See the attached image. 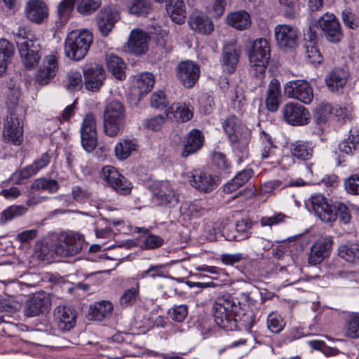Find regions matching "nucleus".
Segmentation results:
<instances>
[{
	"label": "nucleus",
	"instance_id": "f257e3e1",
	"mask_svg": "<svg viewBox=\"0 0 359 359\" xmlns=\"http://www.w3.org/2000/svg\"><path fill=\"white\" fill-rule=\"evenodd\" d=\"M240 303L229 293L219 295L215 300L212 312L215 323L225 330H233L236 327V313Z\"/></svg>",
	"mask_w": 359,
	"mask_h": 359
},
{
	"label": "nucleus",
	"instance_id": "5fc2aeb1",
	"mask_svg": "<svg viewBox=\"0 0 359 359\" xmlns=\"http://www.w3.org/2000/svg\"><path fill=\"white\" fill-rule=\"evenodd\" d=\"M83 80L81 74L78 72H71L68 73L66 88L71 92L77 91L81 89L83 86Z\"/></svg>",
	"mask_w": 359,
	"mask_h": 359
},
{
	"label": "nucleus",
	"instance_id": "cd10ccee",
	"mask_svg": "<svg viewBox=\"0 0 359 359\" xmlns=\"http://www.w3.org/2000/svg\"><path fill=\"white\" fill-rule=\"evenodd\" d=\"M203 140L204 137L201 131L196 129L191 130L185 138L181 156L187 158L197 152L202 147Z\"/></svg>",
	"mask_w": 359,
	"mask_h": 359
},
{
	"label": "nucleus",
	"instance_id": "338daca9",
	"mask_svg": "<svg viewBox=\"0 0 359 359\" xmlns=\"http://www.w3.org/2000/svg\"><path fill=\"white\" fill-rule=\"evenodd\" d=\"M150 104L152 107L156 109H162L166 107L168 104V102L167 101L165 93L161 90L154 93L151 96Z\"/></svg>",
	"mask_w": 359,
	"mask_h": 359
},
{
	"label": "nucleus",
	"instance_id": "13d9d810",
	"mask_svg": "<svg viewBox=\"0 0 359 359\" xmlns=\"http://www.w3.org/2000/svg\"><path fill=\"white\" fill-rule=\"evenodd\" d=\"M76 0H62L57 6V14L62 20H67L72 12Z\"/></svg>",
	"mask_w": 359,
	"mask_h": 359
},
{
	"label": "nucleus",
	"instance_id": "39448f33",
	"mask_svg": "<svg viewBox=\"0 0 359 359\" xmlns=\"http://www.w3.org/2000/svg\"><path fill=\"white\" fill-rule=\"evenodd\" d=\"M126 110L123 104L117 100L109 102L104 111V129L107 135L115 137L123 129Z\"/></svg>",
	"mask_w": 359,
	"mask_h": 359
},
{
	"label": "nucleus",
	"instance_id": "4468645a",
	"mask_svg": "<svg viewBox=\"0 0 359 359\" xmlns=\"http://www.w3.org/2000/svg\"><path fill=\"white\" fill-rule=\"evenodd\" d=\"M81 144L83 149L90 152L97 143L96 118L93 113L87 114L82 121L81 127Z\"/></svg>",
	"mask_w": 359,
	"mask_h": 359
},
{
	"label": "nucleus",
	"instance_id": "f3484780",
	"mask_svg": "<svg viewBox=\"0 0 359 359\" xmlns=\"http://www.w3.org/2000/svg\"><path fill=\"white\" fill-rule=\"evenodd\" d=\"M83 73L86 88L93 92L98 91L106 78L104 67L99 64H90L85 66Z\"/></svg>",
	"mask_w": 359,
	"mask_h": 359
},
{
	"label": "nucleus",
	"instance_id": "79ce46f5",
	"mask_svg": "<svg viewBox=\"0 0 359 359\" xmlns=\"http://www.w3.org/2000/svg\"><path fill=\"white\" fill-rule=\"evenodd\" d=\"M340 257L351 263L359 262V245L357 243H348L340 245L338 249Z\"/></svg>",
	"mask_w": 359,
	"mask_h": 359
},
{
	"label": "nucleus",
	"instance_id": "e433bc0d",
	"mask_svg": "<svg viewBox=\"0 0 359 359\" xmlns=\"http://www.w3.org/2000/svg\"><path fill=\"white\" fill-rule=\"evenodd\" d=\"M253 175L252 169H245L239 172L231 181L223 187V191L231 194L247 183Z\"/></svg>",
	"mask_w": 359,
	"mask_h": 359
},
{
	"label": "nucleus",
	"instance_id": "0eeeda50",
	"mask_svg": "<svg viewBox=\"0 0 359 359\" xmlns=\"http://www.w3.org/2000/svg\"><path fill=\"white\" fill-rule=\"evenodd\" d=\"M316 25L320 29L322 36L329 42L337 43L341 40L344 35L341 26L333 13H324L317 20Z\"/></svg>",
	"mask_w": 359,
	"mask_h": 359
},
{
	"label": "nucleus",
	"instance_id": "2eb2a0df",
	"mask_svg": "<svg viewBox=\"0 0 359 359\" xmlns=\"http://www.w3.org/2000/svg\"><path fill=\"white\" fill-rule=\"evenodd\" d=\"M284 121L291 126L306 125L310 119V113L304 106L288 102L282 109Z\"/></svg>",
	"mask_w": 359,
	"mask_h": 359
},
{
	"label": "nucleus",
	"instance_id": "a19ab883",
	"mask_svg": "<svg viewBox=\"0 0 359 359\" xmlns=\"http://www.w3.org/2000/svg\"><path fill=\"white\" fill-rule=\"evenodd\" d=\"M15 53L14 45L5 39H0V72H5Z\"/></svg>",
	"mask_w": 359,
	"mask_h": 359
},
{
	"label": "nucleus",
	"instance_id": "f8f14e48",
	"mask_svg": "<svg viewBox=\"0 0 359 359\" xmlns=\"http://www.w3.org/2000/svg\"><path fill=\"white\" fill-rule=\"evenodd\" d=\"M119 20L120 13L117 8L112 5L101 8L95 18L98 30L104 37L109 34Z\"/></svg>",
	"mask_w": 359,
	"mask_h": 359
},
{
	"label": "nucleus",
	"instance_id": "69168bd1",
	"mask_svg": "<svg viewBox=\"0 0 359 359\" xmlns=\"http://www.w3.org/2000/svg\"><path fill=\"white\" fill-rule=\"evenodd\" d=\"M166 113L165 115H158L149 119H146L144 122V128L153 131H158L161 126L165 123L166 118Z\"/></svg>",
	"mask_w": 359,
	"mask_h": 359
},
{
	"label": "nucleus",
	"instance_id": "864d4df0",
	"mask_svg": "<svg viewBox=\"0 0 359 359\" xmlns=\"http://www.w3.org/2000/svg\"><path fill=\"white\" fill-rule=\"evenodd\" d=\"M204 209L197 201L185 202L180 207L181 213L188 217H199Z\"/></svg>",
	"mask_w": 359,
	"mask_h": 359
},
{
	"label": "nucleus",
	"instance_id": "9b49d317",
	"mask_svg": "<svg viewBox=\"0 0 359 359\" xmlns=\"http://www.w3.org/2000/svg\"><path fill=\"white\" fill-rule=\"evenodd\" d=\"M274 34L280 48L292 50L298 46L299 32L295 26L286 24L277 25L274 28Z\"/></svg>",
	"mask_w": 359,
	"mask_h": 359
},
{
	"label": "nucleus",
	"instance_id": "6ab92c4d",
	"mask_svg": "<svg viewBox=\"0 0 359 359\" xmlns=\"http://www.w3.org/2000/svg\"><path fill=\"white\" fill-rule=\"evenodd\" d=\"M3 135L6 141L15 145H20L23 140L22 121L13 111L6 116Z\"/></svg>",
	"mask_w": 359,
	"mask_h": 359
},
{
	"label": "nucleus",
	"instance_id": "c9c22d12",
	"mask_svg": "<svg viewBox=\"0 0 359 359\" xmlns=\"http://www.w3.org/2000/svg\"><path fill=\"white\" fill-rule=\"evenodd\" d=\"M113 304L109 301H101L90 306L88 316L92 320H102L111 316L113 311Z\"/></svg>",
	"mask_w": 359,
	"mask_h": 359
},
{
	"label": "nucleus",
	"instance_id": "e2e57ef3",
	"mask_svg": "<svg viewBox=\"0 0 359 359\" xmlns=\"http://www.w3.org/2000/svg\"><path fill=\"white\" fill-rule=\"evenodd\" d=\"M165 265L163 264L151 265L148 269L143 271L139 276L141 278L147 277H151L152 278L165 277Z\"/></svg>",
	"mask_w": 359,
	"mask_h": 359
},
{
	"label": "nucleus",
	"instance_id": "a211bd4d",
	"mask_svg": "<svg viewBox=\"0 0 359 359\" xmlns=\"http://www.w3.org/2000/svg\"><path fill=\"white\" fill-rule=\"evenodd\" d=\"M53 318L58 330L67 332L76 326L77 313L71 306L59 305L54 310Z\"/></svg>",
	"mask_w": 359,
	"mask_h": 359
},
{
	"label": "nucleus",
	"instance_id": "de8ad7c7",
	"mask_svg": "<svg viewBox=\"0 0 359 359\" xmlns=\"http://www.w3.org/2000/svg\"><path fill=\"white\" fill-rule=\"evenodd\" d=\"M128 11L137 16H147L151 11V6L147 0H130Z\"/></svg>",
	"mask_w": 359,
	"mask_h": 359
},
{
	"label": "nucleus",
	"instance_id": "ea45409f",
	"mask_svg": "<svg viewBox=\"0 0 359 359\" xmlns=\"http://www.w3.org/2000/svg\"><path fill=\"white\" fill-rule=\"evenodd\" d=\"M290 149L292 155L299 159L309 160L312 157L313 147L308 142L296 141L290 144Z\"/></svg>",
	"mask_w": 359,
	"mask_h": 359
},
{
	"label": "nucleus",
	"instance_id": "4be33fe9",
	"mask_svg": "<svg viewBox=\"0 0 359 359\" xmlns=\"http://www.w3.org/2000/svg\"><path fill=\"white\" fill-rule=\"evenodd\" d=\"M149 34L139 29H133L128 41V50L135 55L144 54L148 50Z\"/></svg>",
	"mask_w": 359,
	"mask_h": 359
},
{
	"label": "nucleus",
	"instance_id": "6e6d98bb",
	"mask_svg": "<svg viewBox=\"0 0 359 359\" xmlns=\"http://www.w3.org/2000/svg\"><path fill=\"white\" fill-rule=\"evenodd\" d=\"M267 326L271 332L279 333L283 329L285 323L278 313L272 312L268 316Z\"/></svg>",
	"mask_w": 359,
	"mask_h": 359
},
{
	"label": "nucleus",
	"instance_id": "7c9ffc66",
	"mask_svg": "<svg viewBox=\"0 0 359 359\" xmlns=\"http://www.w3.org/2000/svg\"><path fill=\"white\" fill-rule=\"evenodd\" d=\"M165 9L172 20L179 25L184 22L186 18L185 6L183 0H164Z\"/></svg>",
	"mask_w": 359,
	"mask_h": 359
},
{
	"label": "nucleus",
	"instance_id": "423d86ee",
	"mask_svg": "<svg viewBox=\"0 0 359 359\" xmlns=\"http://www.w3.org/2000/svg\"><path fill=\"white\" fill-rule=\"evenodd\" d=\"M83 240L79 234L74 233H61L55 245V253L61 257H70L81 252Z\"/></svg>",
	"mask_w": 359,
	"mask_h": 359
},
{
	"label": "nucleus",
	"instance_id": "58836bf2",
	"mask_svg": "<svg viewBox=\"0 0 359 359\" xmlns=\"http://www.w3.org/2000/svg\"><path fill=\"white\" fill-rule=\"evenodd\" d=\"M346 337L356 339H359V313H351L346 319L344 326Z\"/></svg>",
	"mask_w": 359,
	"mask_h": 359
},
{
	"label": "nucleus",
	"instance_id": "7ed1b4c3",
	"mask_svg": "<svg viewBox=\"0 0 359 359\" xmlns=\"http://www.w3.org/2000/svg\"><path fill=\"white\" fill-rule=\"evenodd\" d=\"M250 60V72L257 80V84L262 85L265 77V72L271 57V48L267 39H256L248 53Z\"/></svg>",
	"mask_w": 359,
	"mask_h": 359
},
{
	"label": "nucleus",
	"instance_id": "6e6552de",
	"mask_svg": "<svg viewBox=\"0 0 359 359\" xmlns=\"http://www.w3.org/2000/svg\"><path fill=\"white\" fill-rule=\"evenodd\" d=\"M18 51L26 69L36 67L41 58V46L36 39L22 38L18 41Z\"/></svg>",
	"mask_w": 359,
	"mask_h": 359
},
{
	"label": "nucleus",
	"instance_id": "aec40b11",
	"mask_svg": "<svg viewBox=\"0 0 359 359\" xmlns=\"http://www.w3.org/2000/svg\"><path fill=\"white\" fill-rule=\"evenodd\" d=\"M177 76L182 84L187 88H192L200 76L199 66L190 60L180 62L176 69Z\"/></svg>",
	"mask_w": 359,
	"mask_h": 359
},
{
	"label": "nucleus",
	"instance_id": "dca6fc26",
	"mask_svg": "<svg viewBox=\"0 0 359 359\" xmlns=\"http://www.w3.org/2000/svg\"><path fill=\"white\" fill-rule=\"evenodd\" d=\"M190 184L203 193H210L220 184V179L216 175L206 171H195L189 176Z\"/></svg>",
	"mask_w": 359,
	"mask_h": 359
},
{
	"label": "nucleus",
	"instance_id": "c03bdc74",
	"mask_svg": "<svg viewBox=\"0 0 359 359\" xmlns=\"http://www.w3.org/2000/svg\"><path fill=\"white\" fill-rule=\"evenodd\" d=\"M27 212V208L23 205H11L5 209L0 216V224L4 225L8 222L24 215Z\"/></svg>",
	"mask_w": 359,
	"mask_h": 359
},
{
	"label": "nucleus",
	"instance_id": "c756f323",
	"mask_svg": "<svg viewBox=\"0 0 359 359\" xmlns=\"http://www.w3.org/2000/svg\"><path fill=\"white\" fill-rule=\"evenodd\" d=\"M280 95V83L278 79H272L269 84L265 100L266 106L269 111L275 112L278 110Z\"/></svg>",
	"mask_w": 359,
	"mask_h": 359
},
{
	"label": "nucleus",
	"instance_id": "774afa93",
	"mask_svg": "<svg viewBox=\"0 0 359 359\" xmlns=\"http://www.w3.org/2000/svg\"><path fill=\"white\" fill-rule=\"evenodd\" d=\"M344 187L348 193L359 194V176L353 175L346 180Z\"/></svg>",
	"mask_w": 359,
	"mask_h": 359
},
{
	"label": "nucleus",
	"instance_id": "bf43d9fd",
	"mask_svg": "<svg viewBox=\"0 0 359 359\" xmlns=\"http://www.w3.org/2000/svg\"><path fill=\"white\" fill-rule=\"evenodd\" d=\"M72 196L75 202L83 203L90 199L91 192L84 187L75 186L72 189Z\"/></svg>",
	"mask_w": 359,
	"mask_h": 359
},
{
	"label": "nucleus",
	"instance_id": "37998d69",
	"mask_svg": "<svg viewBox=\"0 0 359 359\" xmlns=\"http://www.w3.org/2000/svg\"><path fill=\"white\" fill-rule=\"evenodd\" d=\"M348 138L339 144L341 152L347 155L353 154L359 145V135L357 130L351 129Z\"/></svg>",
	"mask_w": 359,
	"mask_h": 359
},
{
	"label": "nucleus",
	"instance_id": "1a4fd4ad",
	"mask_svg": "<svg viewBox=\"0 0 359 359\" xmlns=\"http://www.w3.org/2000/svg\"><path fill=\"white\" fill-rule=\"evenodd\" d=\"M150 189L159 205L172 208L178 204L179 196L169 182H155L150 186Z\"/></svg>",
	"mask_w": 359,
	"mask_h": 359
},
{
	"label": "nucleus",
	"instance_id": "ddd939ff",
	"mask_svg": "<svg viewBox=\"0 0 359 359\" xmlns=\"http://www.w3.org/2000/svg\"><path fill=\"white\" fill-rule=\"evenodd\" d=\"M287 97L293 98L306 104H310L313 99V88L310 83L304 80H296L287 82L284 87Z\"/></svg>",
	"mask_w": 359,
	"mask_h": 359
},
{
	"label": "nucleus",
	"instance_id": "5701e85b",
	"mask_svg": "<svg viewBox=\"0 0 359 359\" xmlns=\"http://www.w3.org/2000/svg\"><path fill=\"white\" fill-rule=\"evenodd\" d=\"M235 139H229L235 152L239 156L238 162H242L248 156V144L251 138V132L247 128H241L234 133Z\"/></svg>",
	"mask_w": 359,
	"mask_h": 359
},
{
	"label": "nucleus",
	"instance_id": "c85d7f7f",
	"mask_svg": "<svg viewBox=\"0 0 359 359\" xmlns=\"http://www.w3.org/2000/svg\"><path fill=\"white\" fill-rule=\"evenodd\" d=\"M191 28L203 34H210L214 29L212 20L205 15L194 12L189 20Z\"/></svg>",
	"mask_w": 359,
	"mask_h": 359
},
{
	"label": "nucleus",
	"instance_id": "9d476101",
	"mask_svg": "<svg viewBox=\"0 0 359 359\" xmlns=\"http://www.w3.org/2000/svg\"><path fill=\"white\" fill-rule=\"evenodd\" d=\"M101 178L119 194L128 195L132 191L131 182L112 166L107 165L102 168Z\"/></svg>",
	"mask_w": 359,
	"mask_h": 359
},
{
	"label": "nucleus",
	"instance_id": "a18cd8bd",
	"mask_svg": "<svg viewBox=\"0 0 359 359\" xmlns=\"http://www.w3.org/2000/svg\"><path fill=\"white\" fill-rule=\"evenodd\" d=\"M222 127L224 130L227 135L228 139H235L234 133L241 130V128H245L239 118H238L234 115H231L227 117L222 123Z\"/></svg>",
	"mask_w": 359,
	"mask_h": 359
},
{
	"label": "nucleus",
	"instance_id": "393cba45",
	"mask_svg": "<svg viewBox=\"0 0 359 359\" xmlns=\"http://www.w3.org/2000/svg\"><path fill=\"white\" fill-rule=\"evenodd\" d=\"M241 48L233 43L224 46L222 53V65L223 70L229 74L233 73L241 56Z\"/></svg>",
	"mask_w": 359,
	"mask_h": 359
},
{
	"label": "nucleus",
	"instance_id": "473e14b6",
	"mask_svg": "<svg viewBox=\"0 0 359 359\" xmlns=\"http://www.w3.org/2000/svg\"><path fill=\"white\" fill-rule=\"evenodd\" d=\"M193 115V109L191 107L180 103H174L166 110V116L168 118L182 123L191 120Z\"/></svg>",
	"mask_w": 359,
	"mask_h": 359
},
{
	"label": "nucleus",
	"instance_id": "72a5a7b5",
	"mask_svg": "<svg viewBox=\"0 0 359 359\" xmlns=\"http://www.w3.org/2000/svg\"><path fill=\"white\" fill-rule=\"evenodd\" d=\"M105 62L109 72L117 79H126V64L118 56L114 54H109L105 56Z\"/></svg>",
	"mask_w": 359,
	"mask_h": 359
},
{
	"label": "nucleus",
	"instance_id": "4d7b16f0",
	"mask_svg": "<svg viewBox=\"0 0 359 359\" xmlns=\"http://www.w3.org/2000/svg\"><path fill=\"white\" fill-rule=\"evenodd\" d=\"M261 138L262 140V157L263 158L273 157L275 155L274 149L276 147L273 144L271 137L263 132Z\"/></svg>",
	"mask_w": 359,
	"mask_h": 359
},
{
	"label": "nucleus",
	"instance_id": "680f3d73",
	"mask_svg": "<svg viewBox=\"0 0 359 359\" xmlns=\"http://www.w3.org/2000/svg\"><path fill=\"white\" fill-rule=\"evenodd\" d=\"M188 314V306L185 304L175 306L168 311L170 318L176 322H182Z\"/></svg>",
	"mask_w": 359,
	"mask_h": 359
},
{
	"label": "nucleus",
	"instance_id": "052dcab7",
	"mask_svg": "<svg viewBox=\"0 0 359 359\" xmlns=\"http://www.w3.org/2000/svg\"><path fill=\"white\" fill-rule=\"evenodd\" d=\"M37 172V168L34 165H29L19 172H14L11 177V180L15 184H21L22 180L27 179Z\"/></svg>",
	"mask_w": 359,
	"mask_h": 359
},
{
	"label": "nucleus",
	"instance_id": "f03ea898",
	"mask_svg": "<svg viewBox=\"0 0 359 359\" xmlns=\"http://www.w3.org/2000/svg\"><path fill=\"white\" fill-rule=\"evenodd\" d=\"M311 205L316 215L324 222H332L337 218L344 224H348L351 219L350 209L341 202L329 204L322 194L311 197Z\"/></svg>",
	"mask_w": 359,
	"mask_h": 359
},
{
	"label": "nucleus",
	"instance_id": "f704fd0d",
	"mask_svg": "<svg viewBox=\"0 0 359 359\" xmlns=\"http://www.w3.org/2000/svg\"><path fill=\"white\" fill-rule=\"evenodd\" d=\"M226 23L237 30H245L250 27L251 17L244 11L231 13L226 17Z\"/></svg>",
	"mask_w": 359,
	"mask_h": 359
},
{
	"label": "nucleus",
	"instance_id": "bb28decb",
	"mask_svg": "<svg viewBox=\"0 0 359 359\" xmlns=\"http://www.w3.org/2000/svg\"><path fill=\"white\" fill-rule=\"evenodd\" d=\"M25 11L27 18L37 24L41 23L48 16V6L42 0L28 1Z\"/></svg>",
	"mask_w": 359,
	"mask_h": 359
},
{
	"label": "nucleus",
	"instance_id": "412c9836",
	"mask_svg": "<svg viewBox=\"0 0 359 359\" xmlns=\"http://www.w3.org/2000/svg\"><path fill=\"white\" fill-rule=\"evenodd\" d=\"M58 70L56 56L49 55L44 57L42 65L37 71L35 81L40 85H46L55 76Z\"/></svg>",
	"mask_w": 359,
	"mask_h": 359
},
{
	"label": "nucleus",
	"instance_id": "20e7f679",
	"mask_svg": "<svg viewBox=\"0 0 359 359\" xmlns=\"http://www.w3.org/2000/svg\"><path fill=\"white\" fill-rule=\"evenodd\" d=\"M93 41V34L88 30L69 32L65 43L66 56L76 61L82 60L86 55Z\"/></svg>",
	"mask_w": 359,
	"mask_h": 359
},
{
	"label": "nucleus",
	"instance_id": "a878e982",
	"mask_svg": "<svg viewBox=\"0 0 359 359\" xmlns=\"http://www.w3.org/2000/svg\"><path fill=\"white\" fill-rule=\"evenodd\" d=\"M349 77L346 68L337 67L331 70L325 77V83L332 92L341 91Z\"/></svg>",
	"mask_w": 359,
	"mask_h": 359
},
{
	"label": "nucleus",
	"instance_id": "4c0bfd02",
	"mask_svg": "<svg viewBox=\"0 0 359 359\" xmlns=\"http://www.w3.org/2000/svg\"><path fill=\"white\" fill-rule=\"evenodd\" d=\"M138 148L137 141L135 139L121 140L115 147V154L119 160L128 158Z\"/></svg>",
	"mask_w": 359,
	"mask_h": 359
},
{
	"label": "nucleus",
	"instance_id": "b1692460",
	"mask_svg": "<svg viewBox=\"0 0 359 359\" xmlns=\"http://www.w3.org/2000/svg\"><path fill=\"white\" fill-rule=\"evenodd\" d=\"M332 243V240L330 237L324 238L316 242L311 248L309 263L311 265H316L328 257Z\"/></svg>",
	"mask_w": 359,
	"mask_h": 359
},
{
	"label": "nucleus",
	"instance_id": "3c124183",
	"mask_svg": "<svg viewBox=\"0 0 359 359\" xmlns=\"http://www.w3.org/2000/svg\"><path fill=\"white\" fill-rule=\"evenodd\" d=\"M140 294V283L136 282L135 286L126 290L120 298V304L123 307L133 306L137 301Z\"/></svg>",
	"mask_w": 359,
	"mask_h": 359
},
{
	"label": "nucleus",
	"instance_id": "0e129e2a",
	"mask_svg": "<svg viewBox=\"0 0 359 359\" xmlns=\"http://www.w3.org/2000/svg\"><path fill=\"white\" fill-rule=\"evenodd\" d=\"M298 0H279L281 9L287 18H294L297 12Z\"/></svg>",
	"mask_w": 359,
	"mask_h": 359
},
{
	"label": "nucleus",
	"instance_id": "603ef678",
	"mask_svg": "<svg viewBox=\"0 0 359 359\" xmlns=\"http://www.w3.org/2000/svg\"><path fill=\"white\" fill-rule=\"evenodd\" d=\"M102 4V0H78L77 11L83 15L93 13Z\"/></svg>",
	"mask_w": 359,
	"mask_h": 359
},
{
	"label": "nucleus",
	"instance_id": "8fccbe9b",
	"mask_svg": "<svg viewBox=\"0 0 359 359\" xmlns=\"http://www.w3.org/2000/svg\"><path fill=\"white\" fill-rule=\"evenodd\" d=\"M32 189L38 191H48L50 193H55L59 189V184L55 180L40 178L33 182Z\"/></svg>",
	"mask_w": 359,
	"mask_h": 359
},
{
	"label": "nucleus",
	"instance_id": "09e8293b",
	"mask_svg": "<svg viewBox=\"0 0 359 359\" xmlns=\"http://www.w3.org/2000/svg\"><path fill=\"white\" fill-rule=\"evenodd\" d=\"M155 83L154 77L152 74L144 72L137 79L135 86L138 88L140 95L147 93L151 91Z\"/></svg>",
	"mask_w": 359,
	"mask_h": 359
},
{
	"label": "nucleus",
	"instance_id": "49530a36",
	"mask_svg": "<svg viewBox=\"0 0 359 359\" xmlns=\"http://www.w3.org/2000/svg\"><path fill=\"white\" fill-rule=\"evenodd\" d=\"M332 113V108L329 103L320 104L313 111V119L316 124L322 125L327 123Z\"/></svg>",
	"mask_w": 359,
	"mask_h": 359
},
{
	"label": "nucleus",
	"instance_id": "2f4dec72",
	"mask_svg": "<svg viewBox=\"0 0 359 359\" xmlns=\"http://www.w3.org/2000/svg\"><path fill=\"white\" fill-rule=\"evenodd\" d=\"M49 305L50 301L45 294H36L27 302L25 310L26 315L29 317L36 316L46 311Z\"/></svg>",
	"mask_w": 359,
	"mask_h": 359
}]
</instances>
